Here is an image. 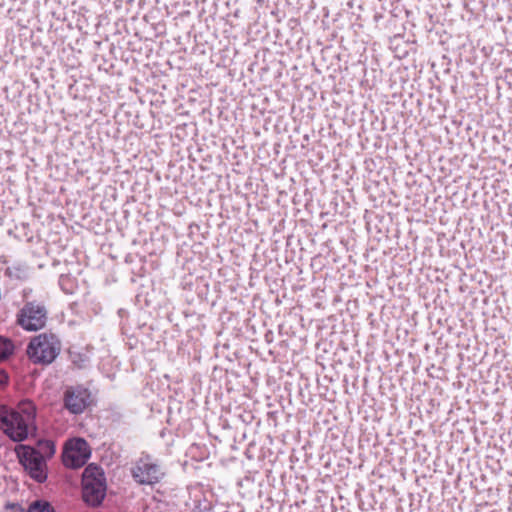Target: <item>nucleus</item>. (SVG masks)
I'll return each mask as SVG.
<instances>
[{
  "mask_svg": "<svg viewBox=\"0 0 512 512\" xmlns=\"http://www.w3.org/2000/svg\"><path fill=\"white\" fill-rule=\"evenodd\" d=\"M82 497L85 503L90 506H99L107 490L104 471L96 464H89L82 474Z\"/></svg>",
  "mask_w": 512,
  "mask_h": 512,
  "instance_id": "7ed1b4c3",
  "label": "nucleus"
},
{
  "mask_svg": "<svg viewBox=\"0 0 512 512\" xmlns=\"http://www.w3.org/2000/svg\"><path fill=\"white\" fill-rule=\"evenodd\" d=\"M54 451L53 443L48 440L39 442L37 449L25 445L16 447V454L20 463L29 475L38 482L46 479L45 457L53 455Z\"/></svg>",
  "mask_w": 512,
  "mask_h": 512,
  "instance_id": "f03ea898",
  "label": "nucleus"
},
{
  "mask_svg": "<svg viewBox=\"0 0 512 512\" xmlns=\"http://www.w3.org/2000/svg\"><path fill=\"white\" fill-rule=\"evenodd\" d=\"M46 315V309L42 305L28 303L21 309L18 323L27 331H37L45 326Z\"/></svg>",
  "mask_w": 512,
  "mask_h": 512,
  "instance_id": "39448f33",
  "label": "nucleus"
},
{
  "mask_svg": "<svg viewBox=\"0 0 512 512\" xmlns=\"http://www.w3.org/2000/svg\"><path fill=\"white\" fill-rule=\"evenodd\" d=\"M14 352L13 342L5 337L0 336V361L6 360Z\"/></svg>",
  "mask_w": 512,
  "mask_h": 512,
  "instance_id": "1a4fd4ad",
  "label": "nucleus"
},
{
  "mask_svg": "<svg viewBox=\"0 0 512 512\" xmlns=\"http://www.w3.org/2000/svg\"><path fill=\"white\" fill-rule=\"evenodd\" d=\"M132 474L138 483L148 485L157 483L162 476L159 467L147 459L140 460L133 468Z\"/></svg>",
  "mask_w": 512,
  "mask_h": 512,
  "instance_id": "0eeeda50",
  "label": "nucleus"
},
{
  "mask_svg": "<svg viewBox=\"0 0 512 512\" xmlns=\"http://www.w3.org/2000/svg\"><path fill=\"white\" fill-rule=\"evenodd\" d=\"M28 512H55V511H54V508L47 501L37 500L29 506Z\"/></svg>",
  "mask_w": 512,
  "mask_h": 512,
  "instance_id": "9d476101",
  "label": "nucleus"
},
{
  "mask_svg": "<svg viewBox=\"0 0 512 512\" xmlns=\"http://www.w3.org/2000/svg\"><path fill=\"white\" fill-rule=\"evenodd\" d=\"M36 408L29 400L21 401L16 409L0 406V428L14 441H22L34 430Z\"/></svg>",
  "mask_w": 512,
  "mask_h": 512,
  "instance_id": "f257e3e1",
  "label": "nucleus"
},
{
  "mask_svg": "<svg viewBox=\"0 0 512 512\" xmlns=\"http://www.w3.org/2000/svg\"><path fill=\"white\" fill-rule=\"evenodd\" d=\"M3 379L0 380L1 384L7 383V376L1 375Z\"/></svg>",
  "mask_w": 512,
  "mask_h": 512,
  "instance_id": "9b49d317",
  "label": "nucleus"
},
{
  "mask_svg": "<svg viewBox=\"0 0 512 512\" xmlns=\"http://www.w3.org/2000/svg\"><path fill=\"white\" fill-rule=\"evenodd\" d=\"M92 403L88 389L76 387L66 391V408L72 413H82Z\"/></svg>",
  "mask_w": 512,
  "mask_h": 512,
  "instance_id": "6e6552de",
  "label": "nucleus"
},
{
  "mask_svg": "<svg viewBox=\"0 0 512 512\" xmlns=\"http://www.w3.org/2000/svg\"><path fill=\"white\" fill-rule=\"evenodd\" d=\"M90 456V446L83 438H73L66 442V466L82 467Z\"/></svg>",
  "mask_w": 512,
  "mask_h": 512,
  "instance_id": "423d86ee",
  "label": "nucleus"
},
{
  "mask_svg": "<svg viewBox=\"0 0 512 512\" xmlns=\"http://www.w3.org/2000/svg\"><path fill=\"white\" fill-rule=\"evenodd\" d=\"M59 351L60 342L52 334H40L34 337L27 349L29 358L39 363H51Z\"/></svg>",
  "mask_w": 512,
  "mask_h": 512,
  "instance_id": "20e7f679",
  "label": "nucleus"
}]
</instances>
